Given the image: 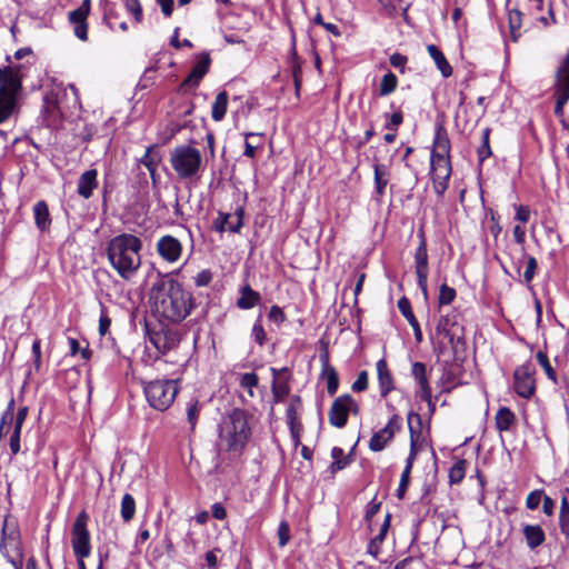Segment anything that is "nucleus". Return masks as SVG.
I'll use <instances>...</instances> for the list:
<instances>
[{"instance_id":"f257e3e1","label":"nucleus","mask_w":569,"mask_h":569,"mask_svg":"<svg viewBox=\"0 0 569 569\" xmlns=\"http://www.w3.org/2000/svg\"><path fill=\"white\" fill-rule=\"evenodd\" d=\"M151 298L162 316L171 322L182 321L194 307L192 293L169 274H159L152 284Z\"/></svg>"},{"instance_id":"f03ea898","label":"nucleus","mask_w":569,"mask_h":569,"mask_svg":"<svg viewBox=\"0 0 569 569\" xmlns=\"http://www.w3.org/2000/svg\"><path fill=\"white\" fill-rule=\"evenodd\" d=\"M142 241L131 233H121L111 238L107 243V256L118 274L129 280L140 268V250Z\"/></svg>"},{"instance_id":"7ed1b4c3","label":"nucleus","mask_w":569,"mask_h":569,"mask_svg":"<svg viewBox=\"0 0 569 569\" xmlns=\"http://www.w3.org/2000/svg\"><path fill=\"white\" fill-rule=\"evenodd\" d=\"M251 436L249 415L246 410L234 408L226 418L220 437L227 441L229 451L240 452Z\"/></svg>"},{"instance_id":"20e7f679","label":"nucleus","mask_w":569,"mask_h":569,"mask_svg":"<svg viewBox=\"0 0 569 569\" xmlns=\"http://www.w3.org/2000/svg\"><path fill=\"white\" fill-rule=\"evenodd\" d=\"M22 89V76L19 68H0V123L12 113L17 96Z\"/></svg>"},{"instance_id":"39448f33","label":"nucleus","mask_w":569,"mask_h":569,"mask_svg":"<svg viewBox=\"0 0 569 569\" xmlns=\"http://www.w3.org/2000/svg\"><path fill=\"white\" fill-rule=\"evenodd\" d=\"M141 385L148 403L158 411L168 410L180 389L178 379L142 380Z\"/></svg>"},{"instance_id":"423d86ee","label":"nucleus","mask_w":569,"mask_h":569,"mask_svg":"<svg viewBox=\"0 0 569 569\" xmlns=\"http://www.w3.org/2000/svg\"><path fill=\"white\" fill-rule=\"evenodd\" d=\"M170 163L177 176L182 180L197 177L203 168L200 151L188 144L177 146L171 150Z\"/></svg>"},{"instance_id":"0eeeda50","label":"nucleus","mask_w":569,"mask_h":569,"mask_svg":"<svg viewBox=\"0 0 569 569\" xmlns=\"http://www.w3.org/2000/svg\"><path fill=\"white\" fill-rule=\"evenodd\" d=\"M89 516L81 511L71 528V546L76 558H88L91 555V536L88 530Z\"/></svg>"},{"instance_id":"6e6552de","label":"nucleus","mask_w":569,"mask_h":569,"mask_svg":"<svg viewBox=\"0 0 569 569\" xmlns=\"http://www.w3.org/2000/svg\"><path fill=\"white\" fill-rule=\"evenodd\" d=\"M555 114L562 118L565 106L569 100V50L560 60L555 76Z\"/></svg>"},{"instance_id":"1a4fd4ad","label":"nucleus","mask_w":569,"mask_h":569,"mask_svg":"<svg viewBox=\"0 0 569 569\" xmlns=\"http://www.w3.org/2000/svg\"><path fill=\"white\" fill-rule=\"evenodd\" d=\"M535 367L530 361L519 366L513 373V389L516 393L525 399H529L536 391Z\"/></svg>"},{"instance_id":"9d476101","label":"nucleus","mask_w":569,"mask_h":569,"mask_svg":"<svg viewBox=\"0 0 569 569\" xmlns=\"http://www.w3.org/2000/svg\"><path fill=\"white\" fill-rule=\"evenodd\" d=\"M419 246L415 252V264H416V274H417V283L421 289L422 293L427 296L428 293V249H427V240L425 232L420 230L418 232Z\"/></svg>"},{"instance_id":"9b49d317","label":"nucleus","mask_w":569,"mask_h":569,"mask_svg":"<svg viewBox=\"0 0 569 569\" xmlns=\"http://www.w3.org/2000/svg\"><path fill=\"white\" fill-rule=\"evenodd\" d=\"M402 419L399 415L393 413L388 423L377 432H373L369 448L373 452L382 451L387 445L393 439L395 435L401 430Z\"/></svg>"},{"instance_id":"f8f14e48","label":"nucleus","mask_w":569,"mask_h":569,"mask_svg":"<svg viewBox=\"0 0 569 569\" xmlns=\"http://www.w3.org/2000/svg\"><path fill=\"white\" fill-rule=\"evenodd\" d=\"M211 64L209 52H202L197 57V62L192 67L189 76L180 83L179 92L187 93L196 90L203 77L208 73Z\"/></svg>"},{"instance_id":"ddd939ff","label":"nucleus","mask_w":569,"mask_h":569,"mask_svg":"<svg viewBox=\"0 0 569 569\" xmlns=\"http://www.w3.org/2000/svg\"><path fill=\"white\" fill-rule=\"evenodd\" d=\"M150 343L162 355L178 347L180 335L178 330L161 327L158 330H151L147 327Z\"/></svg>"},{"instance_id":"4468645a","label":"nucleus","mask_w":569,"mask_h":569,"mask_svg":"<svg viewBox=\"0 0 569 569\" xmlns=\"http://www.w3.org/2000/svg\"><path fill=\"white\" fill-rule=\"evenodd\" d=\"M351 402L352 397L349 393L339 396L333 400L328 413L331 426L336 428H343L347 425Z\"/></svg>"},{"instance_id":"2eb2a0df","label":"nucleus","mask_w":569,"mask_h":569,"mask_svg":"<svg viewBox=\"0 0 569 569\" xmlns=\"http://www.w3.org/2000/svg\"><path fill=\"white\" fill-rule=\"evenodd\" d=\"M233 216L236 217V221H231V213L219 211L218 217L213 220V229L220 233L227 230L232 233H240L241 228L243 227V207H238Z\"/></svg>"},{"instance_id":"dca6fc26","label":"nucleus","mask_w":569,"mask_h":569,"mask_svg":"<svg viewBox=\"0 0 569 569\" xmlns=\"http://www.w3.org/2000/svg\"><path fill=\"white\" fill-rule=\"evenodd\" d=\"M90 9L91 0H83L79 8L69 12V21L74 24V36L82 41L88 40L87 18L90 13Z\"/></svg>"},{"instance_id":"f3484780","label":"nucleus","mask_w":569,"mask_h":569,"mask_svg":"<svg viewBox=\"0 0 569 569\" xmlns=\"http://www.w3.org/2000/svg\"><path fill=\"white\" fill-rule=\"evenodd\" d=\"M450 140L448 133L442 124L436 126L433 149L431 151L430 163L435 167V161L450 160Z\"/></svg>"},{"instance_id":"a211bd4d","label":"nucleus","mask_w":569,"mask_h":569,"mask_svg":"<svg viewBox=\"0 0 569 569\" xmlns=\"http://www.w3.org/2000/svg\"><path fill=\"white\" fill-rule=\"evenodd\" d=\"M157 251L163 260L176 262L181 256L182 244L176 237L167 234L158 240Z\"/></svg>"},{"instance_id":"6ab92c4d","label":"nucleus","mask_w":569,"mask_h":569,"mask_svg":"<svg viewBox=\"0 0 569 569\" xmlns=\"http://www.w3.org/2000/svg\"><path fill=\"white\" fill-rule=\"evenodd\" d=\"M2 538L0 541V552L2 556L12 563L13 556L18 555L19 557H22V551L20 549V541L19 536L17 531H11L10 533H7L6 527L2 529Z\"/></svg>"},{"instance_id":"aec40b11","label":"nucleus","mask_w":569,"mask_h":569,"mask_svg":"<svg viewBox=\"0 0 569 569\" xmlns=\"http://www.w3.org/2000/svg\"><path fill=\"white\" fill-rule=\"evenodd\" d=\"M98 188V171L88 169L78 179L77 193L83 199H90Z\"/></svg>"},{"instance_id":"412c9836","label":"nucleus","mask_w":569,"mask_h":569,"mask_svg":"<svg viewBox=\"0 0 569 569\" xmlns=\"http://www.w3.org/2000/svg\"><path fill=\"white\" fill-rule=\"evenodd\" d=\"M260 301V293L253 290L249 283H246L239 288V297L236 301V306L240 310H250L258 306Z\"/></svg>"},{"instance_id":"4be33fe9","label":"nucleus","mask_w":569,"mask_h":569,"mask_svg":"<svg viewBox=\"0 0 569 569\" xmlns=\"http://www.w3.org/2000/svg\"><path fill=\"white\" fill-rule=\"evenodd\" d=\"M43 123L47 127H54L60 120V109L53 94H46L42 104Z\"/></svg>"},{"instance_id":"5701e85b","label":"nucleus","mask_w":569,"mask_h":569,"mask_svg":"<svg viewBox=\"0 0 569 569\" xmlns=\"http://www.w3.org/2000/svg\"><path fill=\"white\" fill-rule=\"evenodd\" d=\"M377 375H378L380 396L382 398H386L390 393V391H392L395 389V383H393V377H392L390 370L388 369L387 361L383 358L377 362Z\"/></svg>"},{"instance_id":"b1692460","label":"nucleus","mask_w":569,"mask_h":569,"mask_svg":"<svg viewBox=\"0 0 569 569\" xmlns=\"http://www.w3.org/2000/svg\"><path fill=\"white\" fill-rule=\"evenodd\" d=\"M398 309L411 326L416 341L420 343L422 341V331L416 316L412 312L409 299L406 297L400 298L398 300Z\"/></svg>"},{"instance_id":"393cba45","label":"nucleus","mask_w":569,"mask_h":569,"mask_svg":"<svg viewBox=\"0 0 569 569\" xmlns=\"http://www.w3.org/2000/svg\"><path fill=\"white\" fill-rule=\"evenodd\" d=\"M522 533L529 549L535 550L546 540V533L539 525H523Z\"/></svg>"},{"instance_id":"a878e982","label":"nucleus","mask_w":569,"mask_h":569,"mask_svg":"<svg viewBox=\"0 0 569 569\" xmlns=\"http://www.w3.org/2000/svg\"><path fill=\"white\" fill-rule=\"evenodd\" d=\"M373 180H375V191L378 197H382L386 191V187L389 182L390 169L389 166L385 163H375L373 164Z\"/></svg>"},{"instance_id":"bb28decb","label":"nucleus","mask_w":569,"mask_h":569,"mask_svg":"<svg viewBox=\"0 0 569 569\" xmlns=\"http://www.w3.org/2000/svg\"><path fill=\"white\" fill-rule=\"evenodd\" d=\"M33 216H34V223H36L37 228L41 232L47 231L51 224V218H50L49 207L44 200H40L34 203Z\"/></svg>"},{"instance_id":"cd10ccee","label":"nucleus","mask_w":569,"mask_h":569,"mask_svg":"<svg viewBox=\"0 0 569 569\" xmlns=\"http://www.w3.org/2000/svg\"><path fill=\"white\" fill-rule=\"evenodd\" d=\"M427 50L430 57L433 59L442 77L449 78L452 74V68L442 51L436 44H428Z\"/></svg>"},{"instance_id":"c85d7f7f","label":"nucleus","mask_w":569,"mask_h":569,"mask_svg":"<svg viewBox=\"0 0 569 569\" xmlns=\"http://www.w3.org/2000/svg\"><path fill=\"white\" fill-rule=\"evenodd\" d=\"M331 458L333 461L331 462L329 469L331 473H336L346 467H348L352 462V451L345 456L343 449L340 447H333L331 449Z\"/></svg>"},{"instance_id":"c756f323","label":"nucleus","mask_w":569,"mask_h":569,"mask_svg":"<svg viewBox=\"0 0 569 569\" xmlns=\"http://www.w3.org/2000/svg\"><path fill=\"white\" fill-rule=\"evenodd\" d=\"M496 428L502 432L510 430L516 422L515 413L508 407H501L496 413Z\"/></svg>"},{"instance_id":"7c9ffc66","label":"nucleus","mask_w":569,"mask_h":569,"mask_svg":"<svg viewBox=\"0 0 569 569\" xmlns=\"http://www.w3.org/2000/svg\"><path fill=\"white\" fill-rule=\"evenodd\" d=\"M228 99L227 91H221L216 96L211 109V117L214 121L218 122L224 118L228 108Z\"/></svg>"},{"instance_id":"2f4dec72","label":"nucleus","mask_w":569,"mask_h":569,"mask_svg":"<svg viewBox=\"0 0 569 569\" xmlns=\"http://www.w3.org/2000/svg\"><path fill=\"white\" fill-rule=\"evenodd\" d=\"M271 391L274 402H283L290 392L288 377H286L283 380L272 378Z\"/></svg>"},{"instance_id":"473e14b6","label":"nucleus","mask_w":569,"mask_h":569,"mask_svg":"<svg viewBox=\"0 0 569 569\" xmlns=\"http://www.w3.org/2000/svg\"><path fill=\"white\" fill-rule=\"evenodd\" d=\"M431 170L433 171L432 181L440 180L443 182H449L451 177L450 160L440 159V161H435V167L431 166Z\"/></svg>"},{"instance_id":"72a5a7b5","label":"nucleus","mask_w":569,"mask_h":569,"mask_svg":"<svg viewBox=\"0 0 569 569\" xmlns=\"http://www.w3.org/2000/svg\"><path fill=\"white\" fill-rule=\"evenodd\" d=\"M508 22L511 40L517 42L520 37L519 29L522 26V12L518 9L510 10L508 13Z\"/></svg>"},{"instance_id":"f704fd0d","label":"nucleus","mask_w":569,"mask_h":569,"mask_svg":"<svg viewBox=\"0 0 569 569\" xmlns=\"http://www.w3.org/2000/svg\"><path fill=\"white\" fill-rule=\"evenodd\" d=\"M160 161L161 154L153 146L147 148L146 153L140 159V163H142L148 169V171L157 169Z\"/></svg>"},{"instance_id":"c9c22d12","label":"nucleus","mask_w":569,"mask_h":569,"mask_svg":"<svg viewBox=\"0 0 569 569\" xmlns=\"http://www.w3.org/2000/svg\"><path fill=\"white\" fill-rule=\"evenodd\" d=\"M136 512V501L134 498L130 493H126L121 500V518L124 522H129Z\"/></svg>"},{"instance_id":"e433bc0d","label":"nucleus","mask_w":569,"mask_h":569,"mask_svg":"<svg viewBox=\"0 0 569 569\" xmlns=\"http://www.w3.org/2000/svg\"><path fill=\"white\" fill-rule=\"evenodd\" d=\"M397 84H398L397 76L395 73H392L391 71H389L381 79L380 87H379V94L381 97L389 96L390 93H392L396 90Z\"/></svg>"},{"instance_id":"4c0bfd02","label":"nucleus","mask_w":569,"mask_h":569,"mask_svg":"<svg viewBox=\"0 0 569 569\" xmlns=\"http://www.w3.org/2000/svg\"><path fill=\"white\" fill-rule=\"evenodd\" d=\"M467 461L465 459L458 460L449 470V481L451 485L460 483L466 475Z\"/></svg>"},{"instance_id":"58836bf2","label":"nucleus","mask_w":569,"mask_h":569,"mask_svg":"<svg viewBox=\"0 0 569 569\" xmlns=\"http://www.w3.org/2000/svg\"><path fill=\"white\" fill-rule=\"evenodd\" d=\"M489 137H490V129L486 128L482 131L481 146L478 148V151H477L478 160H479L480 164L492 154V151L490 148V142H489Z\"/></svg>"},{"instance_id":"ea45409f","label":"nucleus","mask_w":569,"mask_h":569,"mask_svg":"<svg viewBox=\"0 0 569 569\" xmlns=\"http://www.w3.org/2000/svg\"><path fill=\"white\" fill-rule=\"evenodd\" d=\"M321 377L327 380V391L330 396H335L339 388V376L336 369L321 371Z\"/></svg>"},{"instance_id":"a19ab883","label":"nucleus","mask_w":569,"mask_h":569,"mask_svg":"<svg viewBox=\"0 0 569 569\" xmlns=\"http://www.w3.org/2000/svg\"><path fill=\"white\" fill-rule=\"evenodd\" d=\"M251 336L253 340L260 346H264L267 341V333L262 327V313L260 312L252 326Z\"/></svg>"},{"instance_id":"79ce46f5","label":"nucleus","mask_w":569,"mask_h":569,"mask_svg":"<svg viewBox=\"0 0 569 569\" xmlns=\"http://www.w3.org/2000/svg\"><path fill=\"white\" fill-rule=\"evenodd\" d=\"M538 363L543 368L548 379L557 382V373L550 365L549 358L545 351L539 350L536 355Z\"/></svg>"},{"instance_id":"37998d69","label":"nucleus","mask_w":569,"mask_h":569,"mask_svg":"<svg viewBox=\"0 0 569 569\" xmlns=\"http://www.w3.org/2000/svg\"><path fill=\"white\" fill-rule=\"evenodd\" d=\"M21 431L22 428L18 426L12 427V431L9 438V447L11 456H17L21 452Z\"/></svg>"},{"instance_id":"c03bdc74","label":"nucleus","mask_w":569,"mask_h":569,"mask_svg":"<svg viewBox=\"0 0 569 569\" xmlns=\"http://www.w3.org/2000/svg\"><path fill=\"white\" fill-rule=\"evenodd\" d=\"M201 405L198 399L191 400L187 406V420L193 430L200 413Z\"/></svg>"},{"instance_id":"a18cd8bd","label":"nucleus","mask_w":569,"mask_h":569,"mask_svg":"<svg viewBox=\"0 0 569 569\" xmlns=\"http://www.w3.org/2000/svg\"><path fill=\"white\" fill-rule=\"evenodd\" d=\"M411 375L419 386L428 385L427 367L423 362H415L411 368Z\"/></svg>"},{"instance_id":"49530a36","label":"nucleus","mask_w":569,"mask_h":569,"mask_svg":"<svg viewBox=\"0 0 569 569\" xmlns=\"http://www.w3.org/2000/svg\"><path fill=\"white\" fill-rule=\"evenodd\" d=\"M409 433L411 435V428L415 431V436L417 439H420L422 436V418L419 413L410 411L407 417Z\"/></svg>"},{"instance_id":"de8ad7c7","label":"nucleus","mask_w":569,"mask_h":569,"mask_svg":"<svg viewBox=\"0 0 569 569\" xmlns=\"http://www.w3.org/2000/svg\"><path fill=\"white\" fill-rule=\"evenodd\" d=\"M259 383V378L254 372H246L241 375L240 386L248 390L250 397H253V388Z\"/></svg>"},{"instance_id":"09e8293b","label":"nucleus","mask_w":569,"mask_h":569,"mask_svg":"<svg viewBox=\"0 0 569 569\" xmlns=\"http://www.w3.org/2000/svg\"><path fill=\"white\" fill-rule=\"evenodd\" d=\"M381 508V501L377 500V497H373L368 505L366 506L365 512V521L368 523V527L372 528V519L379 512Z\"/></svg>"},{"instance_id":"8fccbe9b","label":"nucleus","mask_w":569,"mask_h":569,"mask_svg":"<svg viewBox=\"0 0 569 569\" xmlns=\"http://www.w3.org/2000/svg\"><path fill=\"white\" fill-rule=\"evenodd\" d=\"M456 296L457 293L453 288L449 287L446 283L441 284L438 297L439 305H450L455 300Z\"/></svg>"},{"instance_id":"3c124183","label":"nucleus","mask_w":569,"mask_h":569,"mask_svg":"<svg viewBox=\"0 0 569 569\" xmlns=\"http://www.w3.org/2000/svg\"><path fill=\"white\" fill-rule=\"evenodd\" d=\"M545 496L543 489H536L529 492V495L526 498V508L529 510H536L538 509L540 502L542 501Z\"/></svg>"},{"instance_id":"603ef678","label":"nucleus","mask_w":569,"mask_h":569,"mask_svg":"<svg viewBox=\"0 0 569 569\" xmlns=\"http://www.w3.org/2000/svg\"><path fill=\"white\" fill-rule=\"evenodd\" d=\"M128 12H130L136 22H141L143 19V11L139 0H122Z\"/></svg>"},{"instance_id":"864d4df0","label":"nucleus","mask_w":569,"mask_h":569,"mask_svg":"<svg viewBox=\"0 0 569 569\" xmlns=\"http://www.w3.org/2000/svg\"><path fill=\"white\" fill-rule=\"evenodd\" d=\"M538 268L537 259L532 256L527 257V266L523 272V281L528 284L532 281L536 276V271Z\"/></svg>"},{"instance_id":"5fc2aeb1","label":"nucleus","mask_w":569,"mask_h":569,"mask_svg":"<svg viewBox=\"0 0 569 569\" xmlns=\"http://www.w3.org/2000/svg\"><path fill=\"white\" fill-rule=\"evenodd\" d=\"M447 338L455 355H458L460 351H465L466 340L463 336H458L456 332H451Z\"/></svg>"},{"instance_id":"6e6d98bb","label":"nucleus","mask_w":569,"mask_h":569,"mask_svg":"<svg viewBox=\"0 0 569 569\" xmlns=\"http://www.w3.org/2000/svg\"><path fill=\"white\" fill-rule=\"evenodd\" d=\"M287 423H288V427L290 430L292 441H293L295 446H298L300 443V436L303 430L302 423L299 419H297L295 421H289Z\"/></svg>"},{"instance_id":"4d7b16f0","label":"nucleus","mask_w":569,"mask_h":569,"mask_svg":"<svg viewBox=\"0 0 569 569\" xmlns=\"http://www.w3.org/2000/svg\"><path fill=\"white\" fill-rule=\"evenodd\" d=\"M389 62L393 68L399 69L401 73H405V67L408 62V58L402 53L395 52L390 56Z\"/></svg>"},{"instance_id":"13d9d810","label":"nucleus","mask_w":569,"mask_h":569,"mask_svg":"<svg viewBox=\"0 0 569 569\" xmlns=\"http://www.w3.org/2000/svg\"><path fill=\"white\" fill-rule=\"evenodd\" d=\"M368 388V372L362 370L359 372L356 381L352 383L351 389L355 392H362Z\"/></svg>"},{"instance_id":"bf43d9fd","label":"nucleus","mask_w":569,"mask_h":569,"mask_svg":"<svg viewBox=\"0 0 569 569\" xmlns=\"http://www.w3.org/2000/svg\"><path fill=\"white\" fill-rule=\"evenodd\" d=\"M410 475H411V472H407V471H402V473H401L400 482H399L398 489L396 491V497L400 500L405 498V495L409 487Z\"/></svg>"},{"instance_id":"052dcab7","label":"nucleus","mask_w":569,"mask_h":569,"mask_svg":"<svg viewBox=\"0 0 569 569\" xmlns=\"http://www.w3.org/2000/svg\"><path fill=\"white\" fill-rule=\"evenodd\" d=\"M279 546L284 547L290 540V527L287 521H281L278 527Z\"/></svg>"},{"instance_id":"680f3d73","label":"nucleus","mask_w":569,"mask_h":569,"mask_svg":"<svg viewBox=\"0 0 569 569\" xmlns=\"http://www.w3.org/2000/svg\"><path fill=\"white\" fill-rule=\"evenodd\" d=\"M268 319L277 325H281L287 320V317L279 306H272L268 312Z\"/></svg>"},{"instance_id":"e2e57ef3","label":"nucleus","mask_w":569,"mask_h":569,"mask_svg":"<svg viewBox=\"0 0 569 569\" xmlns=\"http://www.w3.org/2000/svg\"><path fill=\"white\" fill-rule=\"evenodd\" d=\"M213 274L211 270L203 269L201 270L194 278V283L197 287H207L212 281Z\"/></svg>"},{"instance_id":"0e129e2a","label":"nucleus","mask_w":569,"mask_h":569,"mask_svg":"<svg viewBox=\"0 0 569 569\" xmlns=\"http://www.w3.org/2000/svg\"><path fill=\"white\" fill-rule=\"evenodd\" d=\"M402 121H403L402 112L396 111L390 116L389 121L385 124V129L390 130V131H397L398 127L402 123Z\"/></svg>"},{"instance_id":"69168bd1","label":"nucleus","mask_w":569,"mask_h":569,"mask_svg":"<svg viewBox=\"0 0 569 569\" xmlns=\"http://www.w3.org/2000/svg\"><path fill=\"white\" fill-rule=\"evenodd\" d=\"M449 326H450V318L449 316H441L438 323H437V327H436V331L438 335H442L443 337H449L450 333L452 332L450 329H449Z\"/></svg>"},{"instance_id":"338daca9","label":"nucleus","mask_w":569,"mask_h":569,"mask_svg":"<svg viewBox=\"0 0 569 569\" xmlns=\"http://www.w3.org/2000/svg\"><path fill=\"white\" fill-rule=\"evenodd\" d=\"M390 522H391V513L388 512L385 517L382 525L380 526L378 535H376L373 537V539H376L378 542H383L386 539L387 532L390 528Z\"/></svg>"},{"instance_id":"774afa93","label":"nucleus","mask_w":569,"mask_h":569,"mask_svg":"<svg viewBox=\"0 0 569 569\" xmlns=\"http://www.w3.org/2000/svg\"><path fill=\"white\" fill-rule=\"evenodd\" d=\"M558 525L561 535L569 540V513L558 516Z\"/></svg>"}]
</instances>
